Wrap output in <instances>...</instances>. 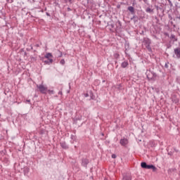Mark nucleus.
I'll list each match as a JSON object with an SVG mask.
<instances>
[{"instance_id":"obj_1","label":"nucleus","mask_w":180,"mask_h":180,"mask_svg":"<svg viewBox=\"0 0 180 180\" xmlns=\"http://www.w3.org/2000/svg\"><path fill=\"white\" fill-rule=\"evenodd\" d=\"M149 81H155V78H157V74L154 72H150L146 75Z\"/></svg>"},{"instance_id":"obj_2","label":"nucleus","mask_w":180,"mask_h":180,"mask_svg":"<svg viewBox=\"0 0 180 180\" xmlns=\"http://www.w3.org/2000/svg\"><path fill=\"white\" fill-rule=\"evenodd\" d=\"M37 88H38L39 92H41V94H47V87L44 86V85L43 84H37Z\"/></svg>"},{"instance_id":"obj_3","label":"nucleus","mask_w":180,"mask_h":180,"mask_svg":"<svg viewBox=\"0 0 180 180\" xmlns=\"http://www.w3.org/2000/svg\"><path fill=\"white\" fill-rule=\"evenodd\" d=\"M120 143L121 144V146H122L123 147H127V144H129V140H127V139L124 138L120 139Z\"/></svg>"},{"instance_id":"obj_4","label":"nucleus","mask_w":180,"mask_h":180,"mask_svg":"<svg viewBox=\"0 0 180 180\" xmlns=\"http://www.w3.org/2000/svg\"><path fill=\"white\" fill-rule=\"evenodd\" d=\"M88 164H89V160L86 158L82 159V167H84V168H88Z\"/></svg>"},{"instance_id":"obj_5","label":"nucleus","mask_w":180,"mask_h":180,"mask_svg":"<svg viewBox=\"0 0 180 180\" xmlns=\"http://www.w3.org/2000/svg\"><path fill=\"white\" fill-rule=\"evenodd\" d=\"M174 53L177 58H180V47L175 48L174 49Z\"/></svg>"},{"instance_id":"obj_6","label":"nucleus","mask_w":180,"mask_h":180,"mask_svg":"<svg viewBox=\"0 0 180 180\" xmlns=\"http://www.w3.org/2000/svg\"><path fill=\"white\" fill-rule=\"evenodd\" d=\"M143 43L144 44L145 46L151 45V39H150L148 38H143Z\"/></svg>"},{"instance_id":"obj_7","label":"nucleus","mask_w":180,"mask_h":180,"mask_svg":"<svg viewBox=\"0 0 180 180\" xmlns=\"http://www.w3.org/2000/svg\"><path fill=\"white\" fill-rule=\"evenodd\" d=\"M60 145L63 148V150H68L69 147L68 145H67V143L65 141H61L60 142Z\"/></svg>"},{"instance_id":"obj_8","label":"nucleus","mask_w":180,"mask_h":180,"mask_svg":"<svg viewBox=\"0 0 180 180\" xmlns=\"http://www.w3.org/2000/svg\"><path fill=\"white\" fill-rule=\"evenodd\" d=\"M146 169H153V172L157 171V167L153 165H147Z\"/></svg>"},{"instance_id":"obj_9","label":"nucleus","mask_w":180,"mask_h":180,"mask_svg":"<svg viewBox=\"0 0 180 180\" xmlns=\"http://www.w3.org/2000/svg\"><path fill=\"white\" fill-rule=\"evenodd\" d=\"M122 180H131V175L130 174H124Z\"/></svg>"},{"instance_id":"obj_10","label":"nucleus","mask_w":180,"mask_h":180,"mask_svg":"<svg viewBox=\"0 0 180 180\" xmlns=\"http://www.w3.org/2000/svg\"><path fill=\"white\" fill-rule=\"evenodd\" d=\"M169 39L173 42L178 41V37H176V36H175L174 34H171Z\"/></svg>"},{"instance_id":"obj_11","label":"nucleus","mask_w":180,"mask_h":180,"mask_svg":"<svg viewBox=\"0 0 180 180\" xmlns=\"http://www.w3.org/2000/svg\"><path fill=\"white\" fill-rule=\"evenodd\" d=\"M127 10L130 11L131 15H135L136 11H134V7L130 6L127 8Z\"/></svg>"},{"instance_id":"obj_12","label":"nucleus","mask_w":180,"mask_h":180,"mask_svg":"<svg viewBox=\"0 0 180 180\" xmlns=\"http://www.w3.org/2000/svg\"><path fill=\"white\" fill-rule=\"evenodd\" d=\"M128 65H129V62L127 60L122 62L121 64V67L122 68H126Z\"/></svg>"},{"instance_id":"obj_13","label":"nucleus","mask_w":180,"mask_h":180,"mask_svg":"<svg viewBox=\"0 0 180 180\" xmlns=\"http://www.w3.org/2000/svg\"><path fill=\"white\" fill-rule=\"evenodd\" d=\"M146 13H154V9L150 8V7H148L146 8Z\"/></svg>"},{"instance_id":"obj_14","label":"nucleus","mask_w":180,"mask_h":180,"mask_svg":"<svg viewBox=\"0 0 180 180\" xmlns=\"http://www.w3.org/2000/svg\"><path fill=\"white\" fill-rule=\"evenodd\" d=\"M172 102H173V103H179V99L177 98L176 97H172Z\"/></svg>"},{"instance_id":"obj_15","label":"nucleus","mask_w":180,"mask_h":180,"mask_svg":"<svg viewBox=\"0 0 180 180\" xmlns=\"http://www.w3.org/2000/svg\"><path fill=\"white\" fill-rule=\"evenodd\" d=\"M44 63L48 65H50V64L53 63V59H47L46 60H44Z\"/></svg>"},{"instance_id":"obj_16","label":"nucleus","mask_w":180,"mask_h":180,"mask_svg":"<svg viewBox=\"0 0 180 180\" xmlns=\"http://www.w3.org/2000/svg\"><path fill=\"white\" fill-rule=\"evenodd\" d=\"M141 168H143L144 169H147V162H142L141 163Z\"/></svg>"},{"instance_id":"obj_17","label":"nucleus","mask_w":180,"mask_h":180,"mask_svg":"<svg viewBox=\"0 0 180 180\" xmlns=\"http://www.w3.org/2000/svg\"><path fill=\"white\" fill-rule=\"evenodd\" d=\"M117 29H122V22L118 20L116 24Z\"/></svg>"},{"instance_id":"obj_18","label":"nucleus","mask_w":180,"mask_h":180,"mask_svg":"<svg viewBox=\"0 0 180 180\" xmlns=\"http://www.w3.org/2000/svg\"><path fill=\"white\" fill-rule=\"evenodd\" d=\"M146 48L149 51V53H153V49H151V45H146Z\"/></svg>"},{"instance_id":"obj_19","label":"nucleus","mask_w":180,"mask_h":180,"mask_svg":"<svg viewBox=\"0 0 180 180\" xmlns=\"http://www.w3.org/2000/svg\"><path fill=\"white\" fill-rule=\"evenodd\" d=\"M30 171V169H29V167H25L24 169V174L25 175H27V174H29Z\"/></svg>"},{"instance_id":"obj_20","label":"nucleus","mask_w":180,"mask_h":180,"mask_svg":"<svg viewBox=\"0 0 180 180\" xmlns=\"http://www.w3.org/2000/svg\"><path fill=\"white\" fill-rule=\"evenodd\" d=\"M50 57H53V55L51 54V53H48L45 55V58H48L49 59Z\"/></svg>"},{"instance_id":"obj_21","label":"nucleus","mask_w":180,"mask_h":180,"mask_svg":"<svg viewBox=\"0 0 180 180\" xmlns=\"http://www.w3.org/2000/svg\"><path fill=\"white\" fill-rule=\"evenodd\" d=\"M48 94H49V95H54V90H47Z\"/></svg>"},{"instance_id":"obj_22","label":"nucleus","mask_w":180,"mask_h":180,"mask_svg":"<svg viewBox=\"0 0 180 180\" xmlns=\"http://www.w3.org/2000/svg\"><path fill=\"white\" fill-rule=\"evenodd\" d=\"M71 140H73V141H75L77 140V136L75 135H71L70 136Z\"/></svg>"},{"instance_id":"obj_23","label":"nucleus","mask_w":180,"mask_h":180,"mask_svg":"<svg viewBox=\"0 0 180 180\" xmlns=\"http://www.w3.org/2000/svg\"><path fill=\"white\" fill-rule=\"evenodd\" d=\"M167 152H168V153H167L168 155H174V152L173 151H172V150L169 151V148H167Z\"/></svg>"},{"instance_id":"obj_24","label":"nucleus","mask_w":180,"mask_h":180,"mask_svg":"<svg viewBox=\"0 0 180 180\" xmlns=\"http://www.w3.org/2000/svg\"><path fill=\"white\" fill-rule=\"evenodd\" d=\"M60 64H61L62 65H64L65 64V60L64 59L60 60Z\"/></svg>"},{"instance_id":"obj_25","label":"nucleus","mask_w":180,"mask_h":180,"mask_svg":"<svg viewBox=\"0 0 180 180\" xmlns=\"http://www.w3.org/2000/svg\"><path fill=\"white\" fill-rule=\"evenodd\" d=\"M167 1H168L170 8H172V6H174V5L172 4V1H171V0H167Z\"/></svg>"},{"instance_id":"obj_26","label":"nucleus","mask_w":180,"mask_h":180,"mask_svg":"<svg viewBox=\"0 0 180 180\" xmlns=\"http://www.w3.org/2000/svg\"><path fill=\"white\" fill-rule=\"evenodd\" d=\"M58 51V53H60V55L58 56V57L59 58H61V57H63V52H61L60 51Z\"/></svg>"},{"instance_id":"obj_27","label":"nucleus","mask_w":180,"mask_h":180,"mask_svg":"<svg viewBox=\"0 0 180 180\" xmlns=\"http://www.w3.org/2000/svg\"><path fill=\"white\" fill-rule=\"evenodd\" d=\"M6 2L8 4H12V3H13V0H6Z\"/></svg>"},{"instance_id":"obj_28","label":"nucleus","mask_w":180,"mask_h":180,"mask_svg":"<svg viewBox=\"0 0 180 180\" xmlns=\"http://www.w3.org/2000/svg\"><path fill=\"white\" fill-rule=\"evenodd\" d=\"M168 64H169V62H167L165 63V68H168V67H169Z\"/></svg>"},{"instance_id":"obj_29","label":"nucleus","mask_w":180,"mask_h":180,"mask_svg":"<svg viewBox=\"0 0 180 180\" xmlns=\"http://www.w3.org/2000/svg\"><path fill=\"white\" fill-rule=\"evenodd\" d=\"M111 157H112V158H116V157H117V156L115 154H112Z\"/></svg>"},{"instance_id":"obj_30","label":"nucleus","mask_w":180,"mask_h":180,"mask_svg":"<svg viewBox=\"0 0 180 180\" xmlns=\"http://www.w3.org/2000/svg\"><path fill=\"white\" fill-rule=\"evenodd\" d=\"M67 9H68V12H71V11H72L71 8H70V7H68Z\"/></svg>"},{"instance_id":"obj_31","label":"nucleus","mask_w":180,"mask_h":180,"mask_svg":"<svg viewBox=\"0 0 180 180\" xmlns=\"http://www.w3.org/2000/svg\"><path fill=\"white\" fill-rule=\"evenodd\" d=\"M84 96H85V98H88V96H89V94H84Z\"/></svg>"},{"instance_id":"obj_32","label":"nucleus","mask_w":180,"mask_h":180,"mask_svg":"<svg viewBox=\"0 0 180 180\" xmlns=\"http://www.w3.org/2000/svg\"><path fill=\"white\" fill-rule=\"evenodd\" d=\"M165 34V36H167V37H169V34H168V33L166 32Z\"/></svg>"},{"instance_id":"obj_33","label":"nucleus","mask_w":180,"mask_h":180,"mask_svg":"<svg viewBox=\"0 0 180 180\" xmlns=\"http://www.w3.org/2000/svg\"><path fill=\"white\" fill-rule=\"evenodd\" d=\"M145 4H147L148 2V0H143Z\"/></svg>"},{"instance_id":"obj_34","label":"nucleus","mask_w":180,"mask_h":180,"mask_svg":"<svg viewBox=\"0 0 180 180\" xmlns=\"http://www.w3.org/2000/svg\"><path fill=\"white\" fill-rule=\"evenodd\" d=\"M35 47H40V45H39V44H37L35 45Z\"/></svg>"},{"instance_id":"obj_35","label":"nucleus","mask_w":180,"mask_h":180,"mask_svg":"<svg viewBox=\"0 0 180 180\" xmlns=\"http://www.w3.org/2000/svg\"><path fill=\"white\" fill-rule=\"evenodd\" d=\"M58 94H59V95H63V91H59V92H58Z\"/></svg>"},{"instance_id":"obj_36","label":"nucleus","mask_w":180,"mask_h":180,"mask_svg":"<svg viewBox=\"0 0 180 180\" xmlns=\"http://www.w3.org/2000/svg\"><path fill=\"white\" fill-rule=\"evenodd\" d=\"M46 16H50V13H46Z\"/></svg>"},{"instance_id":"obj_37","label":"nucleus","mask_w":180,"mask_h":180,"mask_svg":"<svg viewBox=\"0 0 180 180\" xmlns=\"http://www.w3.org/2000/svg\"><path fill=\"white\" fill-rule=\"evenodd\" d=\"M85 2H86V4H88L89 2V0H84Z\"/></svg>"},{"instance_id":"obj_38","label":"nucleus","mask_w":180,"mask_h":180,"mask_svg":"<svg viewBox=\"0 0 180 180\" xmlns=\"http://www.w3.org/2000/svg\"><path fill=\"white\" fill-rule=\"evenodd\" d=\"M70 4H72V0H68Z\"/></svg>"},{"instance_id":"obj_39","label":"nucleus","mask_w":180,"mask_h":180,"mask_svg":"<svg viewBox=\"0 0 180 180\" xmlns=\"http://www.w3.org/2000/svg\"><path fill=\"white\" fill-rule=\"evenodd\" d=\"M176 19H179L180 20V15L176 17Z\"/></svg>"},{"instance_id":"obj_40","label":"nucleus","mask_w":180,"mask_h":180,"mask_svg":"<svg viewBox=\"0 0 180 180\" xmlns=\"http://www.w3.org/2000/svg\"><path fill=\"white\" fill-rule=\"evenodd\" d=\"M136 18V15H134L131 19H134Z\"/></svg>"},{"instance_id":"obj_41","label":"nucleus","mask_w":180,"mask_h":180,"mask_svg":"<svg viewBox=\"0 0 180 180\" xmlns=\"http://www.w3.org/2000/svg\"><path fill=\"white\" fill-rule=\"evenodd\" d=\"M27 102H28V103H30V100H27Z\"/></svg>"},{"instance_id":"obj_42","label":"nucleus","mask_w":180,"mask_h":180,"mask_svg":"<svg viewBox=\"0 0 180 180\" xmlns=\"http://www.w3.org/2000/svg\"><path fill=\"white\" fill-rule=\"evenodd\" d=\"M169 19H172V17L171 15H169Z\"/></svg>"},{"instance_id":"obj_43","label":"nucleus","mask_w":180,"mask_h":180,"mask_svg":"<svg viewBox=\"0 0 180 180\" xmlns=\"http://www.w3.org/2000/svg\"><path fill=\"white\" fill-rule=\"evenodd\" d=\"M173 23H174V22L172 21V22H171V24L172 25Z\"/></svg>"},{"instance_id":"obj_44","label":"nucleus","mask_w":180,"mask_h":180,"mask_svg":"<svg viewBox=\"0 0 180 180\" xmlns=\"http://www.w3.org/2000/svg\"><path fill=\"white\" fill-rule=\"evenodd\" d=\"M154 1H155V0H152V2H154Z\"/></svg>"},{"instance_id":"obj_45","label":"nucleus","mask_w":180,"mask_h":180,"mask_svg":"<svg viewBox=\"0 0 180 180\" xmlns=\"http://www.w3.org/2000/svg\"><path fill=\"white\" fill-rule=\"evenodd\" d=\"M173 26H174V27H176L175 25H174Z\"/></svg>"},{"instance_id":"obj_46","label":"nucleus","mask_w":180,"mask_h":180,"mask_svg":"<svg viewBox=\"0 0 180 180\" xmlns=\"http://www.w3.org/2000/svg\"><path fill=\"white\" fill-rule=\"evenodd\" d=\"M31 49L33 50V47H31Z\"/></svg>"},{"instance_id":"obj_47","label":"nucleus","mask_w":180,"mask_h":180,"mask_svg":"<svg viewBox=\"0 0 180 180\" xmlns=\"http://www.w3.org/2000/svg\"><path fill=\"white\" fill-rule=\"evenodd\" d=\"M65 2H66V3H67V0H65Z\"/></svg>"},{"instance_id":"obj_48","label":"nucleus","mask_w":180,"mask_h":180,"mask_svg":"<svg viewBox=\"0 0 180 180\" xmlns=\"http://www.w3.org/2000/svg\"><path fill=\"white\" fill-rule=\"evenodd\" d=\"M71 143H74V141H72Z\"/></svg>"},{"instance_id":"obj_49","label":"nucleus","mask_w":180,"mask_h":180,"mask_svg":"<svg viewBox=\"0 0 180 180\" xmlns=\"http://www.w3.org/2000/svg\"><path fill=\"white\" fill-rule=\"evenodd\" d=\"M111 26H112V27H113V25H112Z\"/></svg>"},{"instance_id":"obj_50","label":"nucleus","mask_w":180,"mask_h":180,"mask_svg":"<svg viewBox=\"0 0 180 180\" xmlns=\"http://www.w3.org/2000/svg\"><path fill=\"white\" fill-rule=\"evenodd\" d=\"M119 57V54L117 55Z\"/></svg>"},{"instance_id":"obj_51","label":"nucleus","mask_w":180,"mask_h":180,"mask_svg":"<svg viewBox=\"0 0 180 180\" xmlns=\"http://www.w3.org/2000/svg\"><path fill=\"white\" fill-rule=\"evenodd\" d=\"M103 82H105V80H103Z\"/></svg>"}]
</instances>
